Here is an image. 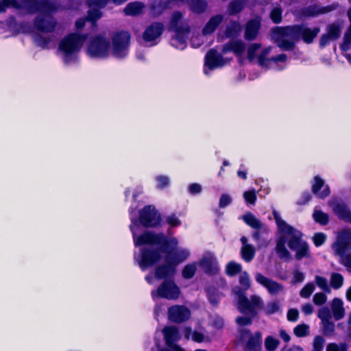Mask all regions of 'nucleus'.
I'll list each match as a JSON object with an SVG mask.
<instances>
[{
    "mask_svg": "<svg viewBox=\"0 0 351 351\" xmlns=\"http://www.w3.org/2000/svg\"><path fill=\"white\" fill-rule=\"evenodd\" d=\"M271 37L280 48L291 49L295 42L298 40L297 26L276 27L273 30Z\"/></svg>",
    "mask_w": 351,
    "mask_h": 351,
    "instance_id": "nucleus-1",
    "label": "nucleus"
},
{
    "mask_svg": "<svg viewBox=\"0 0 351 351\" xmlns=\"http://www.w3.org/2000/svg\"><path fill=\"white\" fill-rule=\"evenodd\" d=\"M86 40V35L71 34L65 37L60 43L59 49L66 62L69 57L80 51Z\"/></svg>",
    "mask_w": 351,
    "mask_h": 351,
    "instance_id": "nucleus-2",
    "label": "nucleus"
},
{
    "mask_svg": "<svg viewBox=\"0 0 351 351\" xmlns=\"http://www.w3.org/2000/svg\"><path fill=\"white\" fill-rule=\"evenodd\" d=\"M273 214L279 229L284 233V236H285L287 241H288V245L290 249L294 250L300 243L304 242L301 239V232L288 225L282 219L280 215L276 211H274Z\"/></svg>",
    "mask_w": 351,
    "mask_h": 351,
    "instance_id": "nucleus-3",
    "label": "nucleus"
},
{
    "mask_svg": "<svg viewBox=\"0 0 351 351\" xmlns=\"http://www.w3.org/2000/svg\"><path fill=\"white\" fill-rule=\"evenodd\" d=\"M234 293L238 298L237 307L241 313L255 315L256 308L263 309L264 303L258 295H252L249 300L239 289L238 291L235 290Z\"/></svg>",
    "mask_w": 351,
    "mask_h": 351,
    "instance_id": "nucleus-4",
    "label": "nucleus"
},
{
    "mask_svg": "<svg viewBox=\"0 0 351 351\" xmlns=\"http://www.w3.org/2000/svg\"><path fill=\"white\" fill-rule=\"evenodd\" d=\"M87 52L92 57H106L110 52V43L104 36H97L90 41Z\"/></svg>",
    "mask_w": 351,
    "mask_h": 351,
    "instance_id": "nucleus-5",
    "label": "nucleus"
},
{
    "mask_svg": "<svg viewBox=\"0 0 351 351\" xmlns=\"http://www.w3.org/2000/svg\"><path fill=\"white\" fill-rule=\"evenodd\" d=\"M182 14L179 12H175L171 16L170 28L176 33L175 40L181 44L184 43V39L190 32L187 24H183Z\"/></svg>",
    "mask_w": 351,
    "mask_h": 351,
    "instance_id": "nucleus-6",
    "label": "nucleus"
},
{
    "mask_svg": "<svg viewBox=\"0 0 351 351\" xmlns=\"http://www.w3.org/2000/svg\"><path fill=\"white\" fill-rule=\"evenodd\" d=\"M130 40V34L127 32H117L112 38V53L117 57L125 55Z\"/></svg>",
    "mask_w": 351,
    "mask_h": 351,
    "instance_id": "nucleus-7",
    "label": "nucleus"
},
{
    "mask_svg": "<svg viewBox=\"0 0 351 351\" xmlns=\"http://www.w3.org/2000/svg\"><path fill=\"white\" fill-rule=\"evenodd\" d=\"M152 295L153 297L158 296L168 300H176L180 295V290L173 281H165L156 291L152 292Z\"/></svg>",
    "mask_w": 351,
    "mask_h": 351,
    "instance_id": "nucleus-8",
    "label": "nucleus"
},
{
    "mask_svg": "<svg viewBox=\"0 0 351 351\" xmlns=\"http://www.w3.org/2000/svg\"><path fill=\"white\" fill-rule=\"evenodd\" d=\"M241 339L245 343V351H261L262 343V334L256 332L251 335L247 330L241 332Z\"/></svg>",
    "mask_w": 351,
    "mask_h": 351,
    "instance_id": "nucleus-9",
    "label": "nucleus"
},
{
    "mask_svg": "<svg viewBox=\"0 0 351 351\" xmlns=\"http://www.w3.org/2000/svg\"><path fill=\"white\" fill-rule=\"evenodd\" d=\"M134 240L136 245H140L143 244H167V239L164 234H156L149 232H145V234L139 236L138 237H136L135 235H134Z\"/></svg>",
    "mask_w": 351,
    "mask_h": 351,
    "instance_id": "nucleus-10",
    "label": "nucleus"
},
{
    "mask_svg": "<svg viewBox=\"0 0 351 351\" xmlns=\"http://www.w3.org/2000/svg\"><path fill=\"white\" fill-rule=\"evenodd\" d=\"M270 53V48L261 49L258 43H253L247 49V58L250 61L258 60V63L263 66L266 62V56Z\"/></svg>",
    "mask_w": 351,
    "mask_h": 351,
    "instance_id": "nucleus-11",
    "label": "nucleus"
},
{
    "mask_svg": "<svg viewBox=\"0 0 351 351\" xmlns=\"http://www.w3.org/2000/svg\"><path fill=\"white\" fill-rule=\"evenodd\" d=\"M255 279L257 282L265 287L271 295H277L284 290L282 285L265 277L261 273L256 274Z\"/></svg>",
    "mask_w": 351,
    "mask_h": 351,
    "instance_id": "nucleus-12",
    "label": "nucleus"
},
{
    "mask_svg": "<svg viewBox=\"0 0 351 351\" xmlns=\"http://www.w3.org/2000/svg\"><path fill=\"white\" fill-rule=\"evenodd\" d=\"M140 221L144 226H154L159 223L160 216L155 210L154 207L148 206L141 210Z\"/></svg>",
    "mask_w": 351,
    "mask_h": 351,
    "instance_id": "nucleus-13",
    "label": "nucleus"
},
{
    "mask_svg": "<svg viewBox=\"0 0 351 351\" xmlns=\"http://www.w3.org/2000/svg\"><path fill=\"white\" fill-rule=\"evenodd\" d=\"M190 311L183 306L175 305L169 308V319L173 322H182L190 317Z\"/></svg>",
    "mask_w": 351,
    "mask_h": 351,
    "instance_id": "nucleus-14",
    "label": "nucleus"
},
{
    "mask_svg": "<svg viewBox=\"0 0 351 351\" xmlns=\"http://www.w3.org/2000/svg\"><path fill=\"white\" fill-rule=\"evenodd\" d=\"M164 30V26L160 23H154L145 30L143 38L145 41L150 42L160 36Z\"/></svg>",
    "mask_w": 351,
    "mask_h": 351,
    "instance_id": "nucleus-15",
    "label": "nucleus"
},
{
    "mask_svg": "<svg viewBox=\"0 0 351 351\" xmlns=\"http://www.w3.org/2000/svg\"><path fill=\"white\" fill-rule=\"evenodd\" d=\"M226 63V60H224L216 51L212 49L210 50L206 56V66L210 69L221 66Z\"/></svg>",
    "mask_w": 351,
    "mask_h": 351,
    "instance_id": "nucleus-16",
    "label": "nucleus"
},
{
    "mask_svg": "<svg viewBox=\"0 0 351 351\" xmlns=\"http://www.w3.org/2000/svg\"><path fill=\"white\" fill-rule=\"evenodd\" d=\"M199 265L207 273H215L218 271L217 262L210 253H206L200 260Z\"/></svg>",
    "mask_w": 351,
    "mask_h": 351,
    "instance_id": "nucleus-17",
    "label": "nucleus"
},
{
    "mask_svg": "<svg viewBox=\"0 0 351 351\" xmlns=\"http://www.w3.org/2000/svg\"><path fill=\"white\" fill-rule=\"evenodd\" d=\"M320 29L319 27L310 29L305 26H297V32L298 34V40L302 38L306 43H311L317 36Z\"/></svg>",
    "mask_w": 351,
    "mask_h": 351,
    "instance_id": "nucleus-18",
    "label": "nucleus"
},
{
    "mask_svg": "<svg viewBox=\"0 0 351 351\" xmlns=\"http://www.w3.org/2000/svg\"><path fill=\"white\" fill-rule=\"evenodd\" d=\"M160 258L161 254L159 251H145L143 254L140 266L143 269L150 267L158 262Z\"/></svg>",
    "mask_w": 351,
    "mask_h": 351,
    "instance_id": "nucleus-19",
    "label": "nucleus"
},
{
    "mask_svg": "<svg viewBox=\"0 0 351 351\" xmlns=\"http://www.w3.org/2000/svg\"><path fill=\"white\" fill-rule=\"evenodd\" d=\"M55 21L49 15L38 16L35 22L36 27L44 32L51 31L55 26Z\"/></svg>",
    "mask_w": 351,
    "mask_h": 351,
    "instance_id": "nucleus-20",
    "label": "nucleus"
},
{
    "mask_svg": "<svg viewBox=\"0 0 351 351\" xmlns=\"http://www.w3.org/2000/svg\"><path fill=\"white\" fill-rule=\"evenodd\" d=\"M145 8L144 3L140 1H135L128 3L124 8L123 12L125 15L136 16L143 13Z\"/></svg>",
    "mask_w": 351,
    "mask_h": 351,
    "instance_id": "nucleus-21",
    "label": "nucleus"
},
{
    "mask_svg": "<svg viewBox=\"0 0 351 351\" xmlns=\"http://www.w3.org/2000/svg\"><path fill=\"white\" fill-rule=\"evenodd\" d=\"M162 332L167 345L170 347L168 350H172V347L176 346L173 343L179 339L178 329L176 327H166L162 330Z\"/></svg>",
    "mask_w": 351,
    "mask_h": 351,
    "instance_id": "nucleus-22",
    "label": "nucleus"
},
{
    "mask_svg": "<svg viewBox=\"0 0 351 351\" xmlns=\"http://www.w3.org/2000/svg\"><path fill=\"white\" fill-rule=\"evenodd\" d=\"M170 0H154L150 4V14L153 16L160 14L165 9L170 7Z\"/></svg>",
    "mask_w": 351,
    "mask_h": 351,
    "instance_id": "nucleus-23",
    "label": "nucleus"
},
{
    "mask_svg": "<svg viewBox=\"0 0 351 351\" xmlns=\"http://www.w3.org/2000/svg\"><path fill=\"white\" fill-rule=\"evenodd\" d=\"M286 242L287 239L285 236L282 235L280 237L277 241L276 252L280 259L289 261L291 259V255L285 247Z\"/></svg>",
    "mask_w": 351,
    "mask_h": 351,
    "instance_id": "nucleus-24",
    "label": "nucleus"
},
{
    "mask_svg": "<svg viewBox=\"0 0 351 351\" xmlns=\"http://www.w3.org/2000/svg\"><path fill=\"white\" fill-rule=\"evenodd\" d=\"M332 315L336 320H339L345 316V308L343 301L338 298H334L330 304Z\"/></svg>",
    "mask_w": 351,
    "mask_h": 351,
    "instance_id": "nucleus-25",
    "label": "nucleus"
},
{
    "mask_svg": "<svg viewBox=\"0 0 351 351\" xmlns=\"http://www.w3.org/2000/svg\"><path fill=\"white\" fill-rule=\"evenodd\" d=\"M261 22L258 19H253L250 21L245 28V38L247 40H253L256 38L260 28Z\"/></svg>",
    "mask_w": 351,
    "mask_h": 351,
    "instance_id": "nucleus-26",
    "label": "nucleus"
},
{
    "mask_svg": "<svg viewBox=\"0 0 351 351\" xmlns=\"http://www.w3.org/2000/svg\"><path fill=\"white\" fill-rule=\"evenodd\" d=\"M223 19V16L220 14L211 17L203 28L202 34L204 35H208L213 33Z\"/></svg>",
    "mask_w": 351,
    "mask_h": 351,
    "instance_id": "nucleus-27",
    "label": "nucleus"
},
{
    "mask_svg": "<svg viewBox=\"0 0 351 351\" xmlns=\"http://www.w3.org/2000/svg\"><path fill=\"white\" fill-rule=\"evenodd\" d=\"M333 211L341 219L351 223V211L341 203H335L332 206Z\"/></svg>",
    "mask_w": 351,
    "mask_h": 351,
    "instance_id": "nucleus-28",
    "label": "nucleus"
},
{
    "mask_svg": "<svg viewBox=\"0 0 351 351\" xmlns=\"http://www.w3.org/2000/svg\"><path fill=\"white\" fill-rule=\"evenodd\" d=\"M331 10L328 7H323L321 8L317 5H313L305 8L302 13L303 16L308 17H314L317 16L322 14H325Z\"/></svg>",
    "mask_w": 351,
    "mask_h": 351,
    "instance_id": "nucleus-29",
    "label": "nucleus"
},
{
    "mask_svg": "<svg viewBox=\"0 0 351 351\" xmlns=\"http://www.w3.org/2000/svg\"><path fill=\"white\" fill-rule=\"evenodd\" d=\"M176 273V265H165L156 268L155 276L156 278H166L171 277Z\"/></svg>",
    "mask_w": 351,
    "mask_h": 351,
    "instance_id": "nucleus-30",
    "label": "nucleus"
},
{
    "mask_svg": "<svg viewBox=\"0 0 351 351\" xmlns=\"http://www.w3.org/2000/svg\"><path fill=\"white\" fill-rule=\"evenodd\" d=\"M324 182L320 178L316 176L315 178V183L312 186L313 192L320 198H324L328 196L330 193V190L326 186L323 191L319 192V190L324 186Z\"/></svg>",
    "mask_w": 351,
    "mask_h": 351,
    "instance_id": "nucleus-31",
    "label": "nucleus"
},
{
    "mask_svg": "<svg viewBox=\"0 0 351 351\" xmlns=\"http://www.w3.org/2000/svg\"><path fill=\"white\" fill-rule=\"evenodd\" d=\"M188 5L190 10L197 14L205 12L208 6L206 0H189Z\"/></svg>",
    "mask_w": 351,
    "mask_h": 351,
    "instance_id": "nucleus-32",
    "label": "nucleus"
},
{
    "mask_svg": "<svg viewBox=\"0 0 351 351\" xmlns=\"http://www.w3.org/2000/svg\"><path fill=\"white\" fill-rule=\"evenodd\" d=\"M332 248L335 252V254L337 256H341V259L344 256V252L346 250H348L349 246L338 236L336 241L332 244Z\"/></svg>",
    "mask_w": 351,
    "mask_h": 351,
    "instance_id": "nucleus-33",
    "label": "nucleus"
},
{
    "mask_svg": "<svg viewBox=\"0 0 351 351\" xmlns=\"http://www.w3.org/2000/svg\"><path fill=\"white\" fill-rule=\"evenodd\" d=\"M244 221L250 227L256 230H260L263 228V225L259 219H258L252 213H247L243 216Z\"/></svg>",
    "mask_w": 351,
    "mask_h": 351,
    "instance_id": "nucleus-34",
    "label": "nucleus"
},
{
    "mask_svg": "<svg viewBox=\"0 0 351 351\" xmlns=\"http://www.w3.org/2000/svg\"><path fill=\"white\" fill-rule=\"evenodd\" d=\"M343 276L337 272H332L330 276V285L334 289H339L343 285Z\"/></svg>",
    "mask_w": 351,
    "mask_h": 351,
    "instance_id": "nucleus-35",
    "label": "nucleus"
},
{
    "mask_svg": "<svg viewBox=\"0 0 351 351\" xmlns=\"http://www.w3.org/2000/svg\"><path fill=\"white\" fill-rule=\"evenodd\" d=\"M244 50V46L241 41H232L223 48V51H232L237 54H241Z\"/></svg>",
    "mask_w": 351,
    "mask_h": 351,
    "instance_id": "nucleus-36",
    "label": "nucleus"
},
{
    "mask_svg": "<svg viewBox=\"0 0 351 351\" xmlns=\"http://www.w3.org/2000/svg\"><path fill=\"white\" fill-rule=\"evenodd\" d=\"M295 252V258L300 260L304 257H309L310 253L308 245L306 242L300 243L299 246L294 250Z\"/></svg>",
    "mask_w": 351,
    "mask_h": 351,
    "instance_id": "nucleus-37",
    "label": "nucleus"
},
{
    "mask_svg": "<svg viewBox=\"0 0 351 351\" xmlns=\"http://www.w3.org/2000/svg\"><path fill=\"white\" fill-rule=\"evenodd\" d=\"M255 249L252 245L242 246L241 255L242 258L247 262H250L254 256Z\"/></svg>",
    "mask_w": 351,
    "mask_h": 351,
    "instance_id": "nucleus-38",
    "label": "nucleus"
},
{
    "mask_svg": "<svg viewBox=\"0 0 351 351\" xmlns=\"http://www.w3.org/2000/svg\"><path fill=\"white\" fill-rule=\"evenodd\" d=\"M280 345V341L274 337L269 335L265 339V347L268 351H274Z\"/></svg>",
    "mask_w": 351,
    "mask_h": 351,
    "instance_id": "nucleus-39",
    "label": "nucleus"
},
{
    "mask_svg": "<svg viewBox=\"0 0 351 351\" xmlns=\"http://www.w3.org/2000/svg\"><path fill=\"white\" fill-rule=\"evenodd\" d=\"M326 34L331 40H336L341 35V27L337 24H331L328 26Z\"/></svg>",
    "mask_w": 351,
    "mask_h": 351,
    "instance_id": "nucleus-40",
    "label": "nucleus"
},
{
    "mask_svg": "<svg viewBox=\"0 0 351 351\" xmlns=\"http://www.w3.org/2000/svg\"><path fill=\"white\" fill-rule=\"evenodd\" d=\"M326 351H348V345L345 342L329 343L326 346Z\"/></svg>",
    "mask_w": 351,
    "mask_h": 351,
    "instance_id": "nucleus-41",
    "label": "nucleus"
},
{
    "mask_svg": "<svg viewBox=\"0 0 351 351\" xmlns=\"http://www.w3.org/2000/svg\"><path fill=\"white\" fill-rule=\"evenodd\" d=\"M264 313L266 315H272L278 312L280 309L279 303L276 301H271L268 302L265 306L263 308Z\"/></svg>",
    "mask_w": 351,
    "mask_h": 351,
    "instance_id": "nucleus-42",
    "label": "nucleus"
},
{
    "mask_svg": "<svg viewBox=\"0 0 351 351\" xmlns=\"http://www.w3.org/2000/svg\"><path fill=\"white\" fill-rule=\"evenodd\" d=\"M22 6L23 5L16 0H0V12L5 11L9 7L19 8Z\"/></svg>",
    "mask_w": 351,
    "mask_h": 351,
    "instance_id": "nucleus-43",
    "label": "nucleus"
},
{
    "mask_svg": "<svg viewBox=\"0 0 351 351\" xmlns=\"http://www.w3.org/2000/svg\"><path fill=\"white\" fill-rule=\"evenodd\" d=\"M241 269V265L235 262H230L226 265V273L228 276H235L240 273Z\"/></svg>",
    "mask_w": 351,
    "mask_h": 351,
    "instance_id": "nucleus-44",
    "label": "nucleus"
},
{
    "mask_svg": "<svg viewBox=\"0 0 351 351\" xmlns=\"http://www.w3.org/2000/svg\"><path fill=\"white\" fill-rule=\"evenodd\" d=\"M313 218L317 223L322 225H326L328 223L329 217L326 213H323L321 210H315L313 213Z\"/></svg>",
    "mask_w": 351,
    "mask_h": 351,
    "instance_id": "nucleus-45",
    "label": "nucleus"
},
{
    "mask_svg": "<svg viewBox=\"0 0 351 351\" xmlns=\"http://www.w3.org/2000/svg\"><path fill=\"white\" fill-rule=\"evenodd\" d=\"M293 332L299 337L307 336L309 333V326L305 324H299L294 328Z\"/></svg>",
    "mask_w": 351,
    "mask_h": 351,
    "instance_id": "nucleus-46",
    "label": "nucleus"
},
{
    "mask_svg": "<svg viewBox=\"0 0 351 351\" xmlns=\"http://www.w3.org/2000/svg\"><path fill=\"white\" fill-rule=\"evenodd\" d=\"M316 285L323 291L330 293V288L328 284L327 279L322 276H316L315 278Z\"/></svg>",
    "mask_w": 351,
    "mask_h": 351,
    "instance_id": "nucleus-47",
    "label": "nucleus"
},
{
    "mask_svg": "<svg viewBox=\"0 0 351 351\" xmlns=\"http://www.w3.org/2000/svg\"><path fill=\"white\" fill-rule=\"evenodd\" d=\"M191 333L192 339L196 342L200 343L205 340L204 335L202 333L197 331L192 332L190 328L185 329V335L186 336L187 338L189 337V334Z\"/></svg>",
    "mask_w": 351,
    "mask_h": 351,
    "instance_id": "nucleus-48",
    "label": "nucleus"
},
{
    "mask_svg": "<svg viewBox=\"0 0 351 351\" xmlns=\"http://www.w3.org/2000/svg\"><path fill=\"white\" fill-rule=\"evenodd\" d=\"M323 332L326 335H332L335 332V326L331 319L322 322Z\"/></svg>",
    "mask_w": 351,
    "mask_h": 351,
    "instance_id": "nucleus-49",
    "label": "nucleus"
},
{
    "mask_svg": "<svg viewBox=\"0 0 351 351\" xmlns=\"http://www.w3.org/2000/svg\"><path fill=\"white\" fill-rule=\"evenodd\" d=\"M325 339L323 337L320 335L316 336L313 341L312 351H322Z\"/></svg>",
    "mask_w": 351,
    "mask_h": 351,
    "instance_id": "nucleus-50",
    "label": "nucleus"
},
{
    "mask_svg": "<svg viewBox=\"0 0 351 351\" xmlns=\"http://www.w3.org/2000/svg\"><path fill=\"white\" fill-rule=\"evenodd\" d=\"M197 267L195 264L186 265L182 270V276L184 278H191L196 271Z\"/></svg>",
    "mask_w": 351,
    "mask_h": 351,
    "instance_id": "nucleus-51",
    "label": "nucleus"
},
{
    "mask_svg": "<svg viewBox=\"0 0 351 351\" xmlns=\"http://www.w3.org/2000/svg\"><path fill=\"white\" fill-rule=\"evenodd\" d=\"M317 316L321 319L322 322L330 320L332 317L330 311L327 307H322L319 308L317 313Z\"/></svg>",
    "mask_w": 351,
    "mask_h": 351,
    "instance_id": "nucleus-52",
    "label": "nucleus"
},
{
    "mask_svg": "<svg viewBox=\"0 0 351 351\" xmlns=\"http://www.w3.org/2000/svg\"><path fill=\"white\" fill-rule=\"evenodd\" d=\"M315 290V285L313 283L306 284L300 291V295L302 298H308Z\"/></svg>",
    "mask_w": 351,
    "mask_h": 351,
    "instance_id": "nucleus-53",
    "label": "nucleus"
},
{
    "mask_svg": "<svg viewBox=\"0 0 351 351\" xmlns=\"http://www.w3.org/2000/svg\"><path fill=\"white\" fill-rule=\"evenodd\" d=\"M108 2L109 0H88L87 4L89 8L101 9L104 8Z\"/></svg>",
    "mask_w": 351,
    "mask_h": 351,
    "instance_id": "nucleus-54",
    "label": "nucleus"
},
{
    "mask_svg": "<svg viewBox=\"0 0 351 351\" xmlns=\"http://www.w3.org/2000/svg\"><path fill=\"white\" fill-rule=\"evenodd\" d=\"M348 246L351 247V230L346 229L340 232L337 235Z\"/></svg>",
    "mask_w": 351,
    "mask_h": 351,
    "instance_id": "nucleus-55",
    "label": "nucleus"
},
{
    "mask_svg": "<svg viewBox=\"0 0 351 351\" xmlns=\"http://www.w3.org/2000/svg\"><path fill=\"white\" fill-rule=\"evenodd\" d=\"M282 10L280 8H274L270 13L271 19L275 23H279L282 21Z\"/></svg>",
    "mask_w": 351,
    "mask_h": 351,
    "instance_id": "nucleus-56",
    "label": "nucleus"
},
{
    "mask_svg": "<svg viewBox=\"0 0 351 351\" xmlns=\"http://www.w3.org/2000/svg\"><path fill=\"white\" fill-rule=\"evenodd\" d=\"M102 16V13L98 8H90L88 12L87 19L91 21L98 20Z\"/></svg>",
    "mask_w": 351,
    "mask_h": 351,
    "instance_id": "nucleus-57",
    "label": "nucleus"
},
{
    "mask_svg": "<svg viewBox=\"0 0 351 351\" xmlns=\"http://www.w3.org/2000/svg\"><path fill=\"white\" fill-rule=\"evenodd\" d=\"M243 6H244V3L243 2L238 1H234L230 4L229 12L231 14H237V13L239 12L240 11H241Z\"/></svg>",
    "mask_w": 351,
    "mask_h": 351,
    "instance_id": "nucleus-58",
    "label": "nucleus"
},
{
    "mask_svg": "<svg viewBox=\"0 0 351 351\" xmlns=\"http://www.w3.org/2000/svg\"><path fill=\"white\" fill-rule=\"evenodd\" d=\"M239 282L243 287L244 290H247L251 286V282L247 272L241 274L239 278Z\"/></svg>",
    "mask_w": 351,
    "mask_h": 351,
    "instance_id": "nucleus-59",
    "label": "nucleus"
},
{
    "mask_svg": "<svg viewBox=\"0 0 351 351\" xmlns=\"http://www.w3.org/2000/svg\"><path fill=\"white\" fill-rule=\"evenodd\" d=\"M313 301L316 305H323L327 301V296L324 293H317L314 295Z\"/></svg>",
    "mask_w": 351,
    "mask_h": 351,
    "instance_id": "nucleus-60",
    "label": "nucleus"
},
{
    "mask_svg": "<svg viewBox=\"0 0 351 351\" xmlns=\"http://www.w3.org/2000/svg\"><path fill=\"white\" fill-rule=\"evenodd\" d=\"M243 197L246 202L254 204L256 199V195L254 191H248L244 193Z\"/></svg>",
    "mask_w": 351,
    "mask_h": 351,
    "instance_id": "nucleus-61",
    "label": "nucleus"
},
{
    "mask_svg": "<svg viewBox=\"0 0 351 351\" xmlns=\"http://www.w3.org/2000/svg\"><path fill=\"white\" fill-rule=\"evenodd\" d=\"M350 45H351V25L347 33L345 34L344 42L341 45V48L343 50L347 51Z\"/></svg>",
    "mask_w": 351,
    "mask_h": 351,
    "instance_id": "nucleus-62",
    "label": "nucleus"
},
{
    "mask_svg": "<svg viewBox=\"0 0 351 351\" xmlns=\"http://www.w3.org/2000/svg\"><path fill=\"white\" fill-rule=\"evenodd\" d=\"M326 238V236L324 233L319 232L315 234L313 240L316 246H319L324 243Z\"/></svg>",
    "mask_w": 351,
    "mask_h": 351,
    "instance_id": "nucleus-63",
    "label": "nucleus"
},
{
    "mask_svg": "<svg viewBox=\"0 0 351 351\" xmlns=\"http://www.w3.org/2000/svg\"><path fill=\"white\" fill-rule=\"evenodd\" d=\"M341 263L346 267L348 271L351 273V253L343 257Z\"/></svg>",
    "mask_w": 351,
    "mask_h": 351,
    "instance_id": "nucleus-64",
    "label": "nucleus"
}]
</instances>
